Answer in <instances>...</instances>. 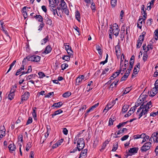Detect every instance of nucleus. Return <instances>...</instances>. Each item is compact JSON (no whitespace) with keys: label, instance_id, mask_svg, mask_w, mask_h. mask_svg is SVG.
Instances as JSON below:
<instances>
[{"label":"nucleus","instance_id":"nucleus-24","mask_svg":"<svg viewBox=\"0 0 158 158\" xmlns=\"http://www.w3.org/2000/svg\"><path fill=\"white\" fill-rule=\"evenodd\" d=\"M154 2V0H152L149 3L147 4V9L148 10H151L152 7L153 6Z\"/></svg>","mask_w":158,"mask_h":158},{"label":"nucleus","instance_id":"nucleus-34","mask_svg":"<svg viewBox=\"0 0 158 158\" xmlns=\"http://www.w3.org/2000/svg\"><path fill=\"white\" fill-rule=\"evenodd\" d=\"M63 104L61 102H58L55 103L52 106L53 107H60Z\"/></svg>","mask_w":158,"mask_h":158},{"label":"nucleus","instance_id":"nucleus-49","mask_svg":"<svg viewBox=\"0 0 158 158\" xmlns=\"http://www.w3.org/2000/svg\"><path fill=\"white\" fill-rule=\"evenodd\" d=\"M44 26V24L43 22H41L38 27V30L40 31H41Z\"/></svg>","mask_w":158,"mask_h":158},{"label":"nucleus","instance_id":"nucleus-27","mask_svg":"<svg viewBox=\"0 0 158 158\" xmlns=\"http://www.w3.org/2000/svg\"><path fill=\"white\" fill-rule=\"evenodd\" d=\"M75 18L79 22H80V15L79 11L77 10L75 13Z\"/></svg>","mask_w":158,"mask_h":158},{"label":"nucleus","instance_id":"nucleus-42","mask_svg":"<svg viewBox=\"0 0 158 158\" xmlns=\"http://www.w3.org/2000/svg\"><path fill=\"white\" fill-rule=\"evenodd\" d=\"M144 135V133H143L140 135H134L133 136V137L134 139H137L139 138H141V137H143V136Z\"/></svg>","mask_w":158,"mask_h":158},{"label":"nucleus","instance_id":"nucleus-22","mask_svg":"<svg viewBox=\"0 0 158 158\" xmlns=\"http://www.w3.org/2000/svg\"><path fill=\"white\" fill-rule=\"evenodd\" d=\"M8 148L10 151H15L16 149L15 145L14 144H11L9 145Z\"/></svg>","mask_w":158,"mask_h":158},{"label":"nucleus","instance_id":"nucleus-51","mask_svg":"<svg viewBox=\"0 0 158 158\" xmlns=\"http://www.w3.org/2000/svg\"><path fill=\"white\" fill-rule=\"evenodd\" d=\"M108 56V54H106V57L105 60L104 61H101L100 63V64H102L103 65H104L107 62Z\"/></svg>","mask_w":158,"mask_h":158},{"label":"nucleus","instance_id":"nucleus-30","mask_svg":"<svg viewBox=\"0 0 158 158\" xmlns=\"http://www.w3.org/2000/svg\"><path fill=\"white\" fill-rule=\"evenodd\" d=\"M115 120V119L114 118V117L112 116L109 119L108 126H110L111 125H112L114 122Z\"/></svg>","mask_w":158,"mask_h":158},{"label":"nucleus","instance_id":"nucleus-60","mask_svg":"<svg viewBox=\"0 0 158 158\" xmlns=\"http://www.w3.org/2000/svg\"><path fill=\"white\" fill-rule=\"evenodd\" d=\"M152 19H148L147 22V24L148 25L150 26L152 24Z\"/></svg>","mask_w":158,"mask_h":158},{"label":"nucleus","instance_id":"nucleus-13","mask_svg":"<svg viewBox=\"0 0 158 158\" xmlns=\"http://www.w3.org/2000/svg\"><path fill=\"white\" fill-rule=\"evenodd\" d=\"M121 71V69H120L118 72H116L114 73L110 77L111 80L114 79L116 77L118 76Z\"/></svg>","mask_w":158,"mask_h":158},{"label":"nucleus","instance_id":"nucleus-46","mask_svg":"<svg viewBox=\"0 0 158 158\" xmlns=\"http://www.w3.org/2000/svg\"><path fill=\"white\" fill-rule=\"evenodd\" d=\"M128 122V121H127L126 122H125L122 123H119L118 125H117V127H118V129H119L121 127L123 126Z\"/></svg>","mask_w":158,"mask_h":158},{"label":"nucleus","instance_id":"nucleus-62","mask_svg":"<svg viewBox=\"0 0 158 158\" xmlns=\"http://www.w3.org/2000/svg\"><path fill=\"white\" fill-rule=\"evenodd\" d=\"M157 115H158V111L155 112L151 113L150 114V116L154 117Z\"/></svg>","mask_w":158,"mask_h":158},{"label":"nucleus","instance_id":"nucleus-64","mask_svg":"<svg viewBox=\"0 0 158 158\" xmlns=\"http://www.w3.org/2000/svg\"><path fill=\"white\" fill-rule=\"evenodd\" d=\"M99 105V103H98L93 105L90 108L93 111L94 110L96 107H97Z\"/></svg>","mask_w":158,"mask_h":158},{"label":"nucleus","instance_id":"nucleus-10","mask_svg":"<svg viewBox=\"0 0 158 158\" xmlns=\"http://www.w3.org/2000/svg\"><path fill=\"white\" fill-rule=\"evenodd\" d=\"M115 52L117 58L119 57L120 55V50L119 45L118 44L115 46Z\"/></svg>","mask_w":158,"mask_h":158},{"label":"nucleus","instance_id":"nucleus-48","mask_svg":"<svg viewBox=\"0 0 158 158\" xmlns=\"http://www.w3.org/2000/svg\"><path fill=\"white\" fill-rule=\"evenodd\" d=\"M116 103V102L114 101H113V100L112 101L110 102L108 104V107L109 106L111 107V108Z\"/></svg>","mask_w":158,"mask_h":158},{"label":"nucleus","instance_id":"nucleus-25","mask_svg":"<svg viewBox=\"0 0 158 158\" xmlns=\"http://www.w3.org/2000/svg\"><path fill=\"white\" fill-rule=\"evenodd\" d=\"M63 112V111L61 109H59L55 111L52 114V117L53 118L54 116L62 113Z\"/></svg>","mask_w":158,"mask_h":158},{"label":"nucleus","instance_id":"nucleus-16","mask_svg":"<svg viewBox=\"0 0 158 158\" xmlns=\"http://www.w3.org/2000/svg\"><path fill=\"white\" fill-rule=\"evenodd\" d=\"M123 129H120L118 132H116L115 133L116 136H114V138H116L120 137L123 135Z\"/></svg>","mask_w":158,"mask_h":158},{"label":"nucleus","instance_id":"nucleus-5","mask_svg":"<svg viewBox=\"0 0 158 158\" xmlns=\"http://www.w3.org/2000/svg\"><path fill=\"white\" fill-rule=\"evenodd\" d=\"M152 146L151 142H147L145 143L141 147L140 150L141 152H145L149 150Z\"/></svg>","mask_w":158,"mask_h":158},{"label":"nucleus","instance_id":"nucleus-54","mask_svg":"<svg viewBox=\"0 0 158 158\" xmlns=\"http://www.w3.org/2000/svg\"><path fill=\"white\" fill-rule=\"evenodd\" d=\"M157 134V133L155 134V133H153L151 137L149 139V141L152 142V139L153 140V139H154V138L156 135Z\"/></svg>","mask_w":158,"mask_h":158},{"label":"nucleus","instance_id":"nucleus-45","mask_svg":"<svg viewBox=\"0 0 158 158\" xmlns=\"http://www.w3.org/2000/svg\"><path fill=\"white\" fill-rule=\"evenodd\" d=\"M117 0H111V4L112 7H114L117 4Z\"/></svg>","mask_w":158,"mask_h":158},{"label":"nucleus","instance_id":"nucleus-57","mask_svg":"<svg viewBox=\"0 0 158 158\" xmlns=\"http://www.w3.org/2000/svg\"><path fill=\"white\" fill-rule=\"evenodd\" d=\"M143 42L139 40H138L137 43L136 44V47L137 48H139L141 46Z\"/></svg>","mask_w":158,"mask_h":158},{"label":"nucleus","instance_id":"nucleus-15","mask_svg":"<svg viewBox=\"0 0 158 158\" xmlns=\"http://www.w3.org/2000/svg\"><path fill=\"white\" fill-rule=\"evenodd\" d=\"M138 150V148L135 147L130 148L128 152L130 153H131L132 154L131 155H131L133 154L137 153Z\"/></svg>","mask_w":158,"mask_h":158},{"label":"nucleus","instance_id":"nucleus-1","mask_svg":"<svg viewBox=\"0 0 158 158\" xmlns=\"http://www.w3.org/2000/svg\"><path fill=\"white\" fill-rule=\"evenodd\" d=\"M152 106L151 101L148 102L146 104H142L138 109L136 115L138 116L139 119L143 116L144 115V118L146 117L149 109Z\"/></svg>","mask_w":158,"mask_h":158},{"label":"nucleus","instance_id":"nucleus-14","mask_svg":"<svg viewBox=\"0 0 158 158\" xmlns=\"http://www.w3.org/2000/svg\"><path fill=\"white\" fill-rule=\"evenodd\" d=\"M142 19V17H139V18L138 20L137 23V27L140 29H142L143 22L142 21H141Z\"/></svg>","mask_w":158,"mask_h":158},{"label":"nucleus","instance_id":"nucleus-8","mask_svg":"<svg viewBox=\"0 0 158 158\" xmlns=\"http://www.w3.org/2000/svg\"><path fill=\"white\" fill-rule=\"evenodd\" d=\"M6 129L5 127L3 126L0 128V140L6 135Z\"/></svg>","mask_w":158,"mask_h":158},{"label":"nucleus","instance_id":"nucleus-18","mask_svg":"<svg viewBox=\"0 0 158 158\" xmlns=\"http://www.w3.org/2000/svg\"><path fill=\"white\" fill-rule=\"evenodd\" d=\"M129 73L130 72H129V71H126V72L124 73L123 76L121 78L120 81H125L129 75Z\"/></svg>","mask_w":158,"mask_h":158},{"label":"nucleus","instance_id":"nucleus-21","mask_svg":"<svg viewBox=\"0 0 158 158\" xmlns=\"http://www.w3.org/2000/svg\"><path fill=\"white\" fill-rule=\"evenodd\" d=\"M34 17L39 22H43V18L41 15H36L35 16H34Z\"/></svg>","mask_w":158,"mask_h":158},{"label":"nucleus","instance_id":"nucleus-56","mask_svg":"<svg viewBox=\"0 0 158 158\" xmlns=\"http://www.w3.org/2000/svg\"><path fill=\"white\" fill-rule=\"evenodd\" d=\"M69 56L72 55L73 53V52L72 51V48L66 50Z\"/></svg>","mask_w":158,"mask_h":158},{"label":"nucleus","instance_id":"nucleus-2","mask_svg":"<svg viewBox=\"0 0 158 158\" xmlns=\"http://www.w3.org/2000/svg\"><path fill=\"white\" fill-rule=\"evenodd\" d=\"M119 31V28L117 23H115L113 26H110L109 31L110 33L113 34L116 37L118 35Z\"/></svg>","mask_w":158,"mask_h":158},{"label":"nucleus","instance_id":"nucleus-41","mask_svg":"<svg viewBox=\"0 0 158 158\" xmlns=\"http://www.w3.org/2000/svg\"><path fill=\"white\" fill-rule=\"evenodd\" d=\"M155 39L156 40L158 39V29H156L154 33Z\"/></svg>","mask_w":158,"mask_h":158},{"label":"nucleus","instance_id":"nucleus-35","mask_svg":"<svg viewBox=\"0 0 158 158\" xmlns=\"http://www.w3.org/2000/svg\"><path fill=\"white\" fill-rule=\"evenodd\" d=\"M48 36L47 35L44 38L42 39L41 41V44L42 45L44 44L48 40Z\"/></svg>","mask_w":158,"mask_h":158},{"label":"nucleus","instance_id":"nucleus-7","mask_svg":"<svg viewBox=\"0 0 158 158\" xmlns=\"http://www.w3.org/2000/svg\"><path fill=\"white\" fill-rule=\"evenodd\" d=\"M146 44H143L142 46L143 50L145 51V52H147L150 49L152 50L153 48V47L152 44H148L147 47H146Z\"/></svg>","mask_w":158,"mask_h":158},{"label":"nucleus","instance_id":"nucleus-40","mask_svg":"<svg viewBox=\"0 0 158 158\" xmlns=\"http://www.w3.org/2000/svg\"><path fill=\"white\" fill-rule=\"evenodd\" d=\"M16 62V60H14L10 65L9 68L8 70L6 73H8L12 69V67L14 65Z\"/></svg>","mask_w":158,"mask_h":158},{"label":"nucleus","instance_id":"nucleus-36","mask_svg":"<svg viewBox=\"0 0 158 158\" xmlns=\"http://www.w3.org/2000/svg\"><path fill=\"white\" fill-rule=\"evenodd\" d=\"M129 106L127 105H124L122 109V111L123 113H125L128 110Z\"/></svg>","mask_w":158,"mask_h":158},{"label":"nucleus","instance_id":"nucleus-17","mask_svg":"<svg viewBox=\"0 0 158 158\" xmlns=\"http://www.w3.org/2000/svg\"><path fill=\"white\" fill-rule=\"evenodd\" d=\"M125 28L123 26L122 27L120 32V38L123 39L124 38L125 34Z\"/></svg>","mask_w":158,"mask_h":158},{"label":"nucleus","instance_id":"nucleus-9","mask_svg":"<svg viewBox=\"0 0 158 158\" xmlns=\"http://www.w3.org/2000/svg\"><path fill=\"white\" fill-rule=\"evenodd\" d=\"M85 80L84 79V76L83 75L79 76L77 77L76 81V83L77 85H79L80 83H81L83 81H85Z\"/></svg>","mask_w":158,"mask_h":158},{"label":"nucleus","instance_id":"nucleus-61","mask_svg":"<svg viewBox=\"0 0 158 158\" xmlns=\"http://www.w3.org/2000/svg\"><path fill=\"white\" fill-rule=\"evenodd\" d=\"M32 122V118H31V117H29V118L27 120V122L26 125H27L29 124H30Z\"/></svg>","mask_w":158,"mask_h":158},{"label":"nucleus","instance_id":"nucleus-38","mask_svg":"<svg viewBox=\"0 0 158 158\" xmlns=\"http://www.w3.org/2000/svg\"><path fill=\"white\" fill-rule=\"evenodd\" d=\"M131 89V87H127L125 89L124 91L123 94H125L128 93Z\"/></svg>","mask_w":158,"mask_h":158},{"label":"nucleus","instance_id":"nucleus-52","mask_svg":"<svg viewBox=\"0 0 158 158\" xmlns=\"http://www.w3.org/2000/svg\"><path fill=\"white\" fill-rule=\"evenodd\" d=\"M24 69V67L23 66H22V67H21L16 72L15 75L16 76H18L19 75V73H20V72L22 71V70H23Z\"/></svg>","mask_w":158,"mask_h":158},{"label":"nucleus","instance_id":"nucleus-4","mask_svg":"<svg viewBox=\"0 0 158 158\" xmlns=\"http://www.w3.org/2000/svg\"><path fill=\"white\" fill-rule=\"evenodd\" d=\"M85 143L84 139L83 138L78 139L77 141V148L78 151H80L85 146Z\"/></svg>","mask_w":158,"mask_h":158},{"label":"nucleus","instance_id":"nucleus-3","mask_svg":"<svg viewBox=\"0 0 158 158\" xmlns=\"http://www.w3.org/2000/svg\"><path fill=\"white\" fill-rule=\"evenodd\" d=\"M41 57L38 55H33L31 56H27L26 58H24L23 60V61L25 60L26 59H27L29 61L34 62H35L38 63L40 61V60Z\"/></svg>","mask_w":158,"mask_h":158},{"label":"nucleus","instance_id":"nucleus-47","mask_svg":"<svg viewBox=\"0 0 158 158\" xmlns=\"http://www.w3.org/2000/svg\"><path fill=\"white\" fill-rule=\"evenodd\" d=\"M148 57V55L147 53L145 52L143 54V59L144 62L146 61L147 60V58Z\"/></svg>","mask_w":158,"mask_h":158},{"label":"nucleus","instance_id":"nucleus-32","mask_svg":"<svg viewBox=\"0 0 158 158\" xmlns=\"http://www.w3.org/2000/svg\"><path fill=\"white\" fill-rule=\"evenodd\" d=\"M15 96V94H12L10 92H9L8 94L7 98L9 100L11 101L14 99Z\"/></svg>","mask_w":158,"mask_h":158},{"label":"nucleus","instance_id":"nucleus-59","mask_svg":"<svg viewBox=\"0 0 158 158\" xmlns=\"http://www.w3.org/2000/svg\"><path fill=\"white\" fill-rule=\"evenodd\" d=\"M145 7V6L144 5H142L141 6V13L142 15L144 14V13H146V10H145L144 9Z\"/></svg>","mask_w":158,"mask_h":158},{"label":"nucleus","instance_id":"nucleus-33","mask_svg":"<svg viewBox=\"0 0 158 158\" xmlns=\"http://www.w3.org/2000/svg\"><path fill=\"white\" fill-rule=\"evenodd\" d=\"M138 106H137L136 105H135L134 106L131 107V108L130 110L128 112L131 115L134 113L135 110L136 109L137 107Z\"/></svg>","mask_w":158,"mask_h":158},{"label":"nucleus","instance_id":"nucleus-31","mask_svg":"<svg viewBox=\"0 0 158 158\" xmlns=\"http://www.w3.org/2000/svg\"><path fill=\"white\" fill-rule=\"evenodd\" d=\"M31 142H28L26 146L25 149L28 152L30 148L31 147Z\"/></svg>","mask_w":158,"mask_h":158},{"label":"nucleus","instance_id":"nucleus-12","mask_svg":"<svg viewBox=\"0 0 158 158\" xmlns=\"http://www.w3.org/2000/svg\"><path fill=\"white\" fill-rule=\"evenodd\" d=\"M52 50V48L49 45H48L45 48V50L43 52V54H47L51 52Z\"/></svg>","mask_w":158,"mask_h":158},{"label":"nucleus","instance_id":"nucleus-37","mask_svg":"<svg viewBox=\"0 0 158 158\" xmlns=\"http://www.w3.org/2000/svg\"><path fill=\"white\" fill-rule=\"evenodd\" d=\"M71 94V92H67L63 94L62 96L64 98H67L70 96Z\"/></svg>","mask_w":158,"mask_h":158},{"label":"nucleus","instance_id":"nucleus-19","mask_svg":"<svg viewBox=\"0 0 158 158\" xmlns=\"http://www.w3.org/2000/svg\"><path fill=\"white\" fill-rule=\"evenodd\" d=\"M27 7L26 6H24L23 8L22 14L24 18V19H25L27 17Z\"/></svg>","mask_w":158,"mask_h":158},{"label":"nucleus","instance_id":"nucleus-43","mask_svg":"<svg viewBox=\"0 0 158 158\" xmlns=\"http://www.w3.org/2000/svg\"><path fill=\"white\" fill-rule=\"evenodd\" d=\"M134 64L133 61H130V66L129 68L127 70V71H129V72L130 73V71L133 68V66Z\"/></svg>","mask_w":158,"mask_h":158},{"label":"nucleus","instance_id":"nucleus-6","mask_svg":"<svg viewBox=\"0 0 158 158\" xmlns=\"http://www.w3.org/2000/svg\"><path fill=\"white\" fill-rule=\"evenodd\" d=\"M30 96V94L29 92L27 91L24 92V94L21 96V99L22 101L27 100L29 98Z\"/></svg>","mask_w":158,"mask_h":158},{"label":"nucleus","instance_id":"nucleus-28","mask_svg":"<svg viewBox=\"0 0 158 158\" xmlns=\"http://www.w3.org/2000/svg\"><path fill=\"white\" fill-rule=\"evenodd\" d=\"M45 19L46 21V24L50 26H51L52 25V20L48 17L46 18Z\"/></svg>","mask_w":158,"mask_h":158},{"label":"nucleus","instance_id":"nucleus-26","mask_svg":"<svg viewBox=\"0 0 158 158\" xmlns=\"http://www.w3.org/2000/svg\"><path fill=\"white\" fill-rule=\"evenodd\" d=\"M60 5L61 6V9H63L67 7V5L64 0H61L60 3Z\"/></svg>","mask_w":158,"mask_h":158},{"label":"nucleus","instance_id":"nucleus-20","mask_svg":"<svg viewBox=\"0 0 158 158\" xmlns=\"http://www.w3.org/2000/svg\"><path fill=\"white\" fill-rule=\"evenodd\" d=\"M158 91L157 90V89H156L154 88V87L153 88L151 91L150 96L152 97L154 96L157 93Z\"/></svg>","mask_w":158,"mask_h":158},{"label":"nucleus","instance_id":"nucleus-23","mask_svg":"<svg viewBox=\"0 0 158 158\" xmlns=\"http://www.w3.org/2000/svg\"><path fill=\"white\" fill-rule=\"evenodd\" d=\"M146 32L145 31H143L141 34L139 36L138 40L143 41L144 40V37L146 35Z\"/></svg>","mask_w":158,"mask_h":158},{"label":"nucleus","instance_id":"nucleus-11","mask_svg":"<svg viewBox=\"0 0 158 158\" xmlns=\"http://www.w3.org/2000/svg\"><path fill=\"white\" fill-rule=\"evenodd\" d=\"M88 150L85 149L82 150L80 153L79 158H85L87 157Z\"/></svg>","mask_w":158,"mask_h":158},{"label":"nucleus","instance_id":"nucleus-29","mask_svg":"<svg viewBox=\"0 0 158 158\" xmlns=\"http://www.w3.org/2000/svg\"><path fill=\"white\" fill-rule=\"evenodd\" d=\"M141 138H143V140L141 142V143L142 144L143 143L147 141L149 139V136L148 135H146V134H144V135L142 137H141Z\"/></svg>","mask_w":158,"mask_h":158},{"label":"nucleus","instance_id":"nucleus-55","mask_svg":"<svg viewBox=\"0 0 158 158\" xmlns=\"http://www.w3.org/2000/svg\"><path fill=\"white\" fill-rule=\"evenodd\" d=\"M62 10H63L64 13L67 15H69V11L68 8L66 7Z\"/></svg>","mask_w":158,"mask_h":158},{"label":"nucleus","instance_id":"nucleus-50","mask_svg":"<svg viewBox=\"0 0 158 158\" xmlns=\"http://www.w3.org/2000/svg\"><path fill=\"white\" fill-rule=\"evenodd\" d=\"M90 7L93 11H95L96 10L95 5L94 2L92 3Z\"/></svg>","mask_w":158,"mask_h":158},{"label":"nucleus","instance_id":"nucleus-44","mask_svg":"<svg viewBox=\"0 0 158 158\" xmlns=\"http://www.w3.org/2000/svg\"><path fill=\"white\" fill-rule=\"evenodd\" d=\"M70 56L69 55H66V56H64L62 57V59L63 60H65V61H68L70 60Z\"/></svg>","mask_w":158,"mask_h":158},{"label":"nucleus","instance_id":"nucleus-53","mask_svg":"<svg viewBox=\"0 0 158 158\" xmlns=\"http://www.w3.org/2000/svg\"><path fill=\"white\" fill-rule=\"evenodd\" d=\"M68 65L67 64L64 63L61 64V67L62 70L65 69L68 67Z\"/></svg>","mask_w":158,"mask_h":158},{"label":"nucleus","instance_id":"nucleus-58","mask_svg":"<svg viewBox=\"0 0 158 158\" xmlns=\"http://www.w3.org/2000/svg\"><path fill=\"white\" fill-rule=\"evenodd\" d=\"M153 133H157L156 135L155 136V139H153V141L156 143H158V131L154 132Z\"/></svg>","mask_w":158,"mask_h":158},{"label":"nucleus","instance_id":"nucleus-39","mask_svg":"<svg viewBox=\"0 0 158 158\" xmlns=\"http://www.w3.org/2000/svg\"><path fill=\"white\" fill-rule=\"evenodd\" d=\"M96 49L98 51L99 54L101 55L102 53V51L101 49V47L100 46L98 45L96 46Z\"/></svg>","mask_w":158,"mask_h":158},{"label":"nucleus","instance_id":"nucleus-63","mask_svg":"<svg viewBox=\"0 0 158 158\" xmlns=\"http://www.w3.org/2000/svg\"><path fill=\"white\" fill-rule=\"evenodd\" d=\"M129 136L128 135H126L123 136L121 139L122 141H123L127 139Z\"/></svg>","mask_w":158,"mask_h":158}]
</instances>
